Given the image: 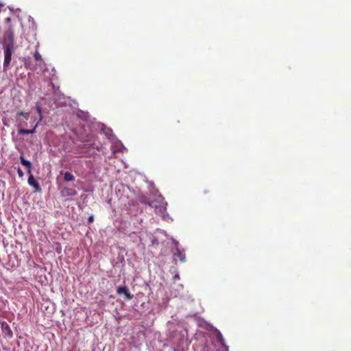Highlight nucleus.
I'll return each mask as SVG.
<instances>
[{"label": "nucleus", "mask_w": 351, "mask_h": 351, "mask_svg": "<svg viewBox=\"0 0 351 351\" xmlns=\"http://www.w3.org/2000/svg\"><path fill=\"white\" fill-rule=\"evenodd\" d=\"M62 195L64 197L74 196L77 194L75 189L72 188H64L61 191Z\"/></svg>", "instance_id": "423d86ee"}, {"label": "nucleus", "mask_w": 351, "mask_h": 351, "mask_svg": "<svg viewBox=\"0 0 351 351\" xmlns=\"http://www.w3.org/2000/svg\"><path fill=\"white\" fill-rule=\"evenodd\" d=\"M0 43L3 45V47H5L6 46L14 47V32L10 24H8L3 35L0 36Z\"/></svg>", "instance_id": "f257e3e1"}, {"label": "nucleus", "mask_w": 351, "mask_h": 351, "mask_svg": "<svg viewBox=\"0 0 351 351\" xmlns=\"http://www.w3.org/2000/svg\"><path fill=\"white\" fill-rule=\"evenodd\" d=\"M1 330L3 335L8 336V337H12V332L9 325L5 322H1Z\"/></svg>", "instance_id": "20e7f679"}, {"label": "nucleus", "mask_w": 351, "mask_h": 351, "mask_svg": "<svg viewBox=\"0 0 351 351\" xmlns=\"http://www.w3.org/2000/svg\"><path fill=\"white\" fill-rule=\"evenodd\" d=\"M176 253L175 254V255L180 259V261L181 262H185L186 261V256H185V254L182 252L180 250H179L178 248L176 249Z\"/></svg>", "instance_id": "9d476101"}, {"label": "nucleus", "mask_w": 351, "mask_h": 351, "mask_svg": "<svg viewBox=\"0 0 351 351\" xmlns=\"http://www.w3.org/2000/svg\"><path fill=\"white\" fill-rule=\"evenodd\" d=\"M119 294H124L127 300H131L133 298V295L130 294L127 287H119L117 290Z\"/></svg>", "instance_id": "7ed1b4c3"}, {"label": "nucleus", "mask_w": 351, "mask_h": 351, "mask_svg": "<svg viewBox=\"0 0 351 351\" xmlns=\"http://www.w3.org/2000/svg\"><path fill=\"white\" fill-rule=\"evenodd\" d=\"M19 125H20V126H22V125H23V126H25V125H27V123H19Z\"/></svg>", "instance_id": "a211bd4d"}, {"label": "nucleus", "mask_w": 351, "mask_h": 351, "mask_svg": "<svg viewBox=\"0 0 351 351\" xmlns=\"http://www.w3.org/2000/svg\"><path fill=\"white\" fill-rule=\"evenodd\" d=\"M31 59L30 58H25V61H24V65H25V67L27 69H29V70H32V71H34L35 70V67L34 66H32V64H31Z\"/></svg>", "instance_id": "9b49d317"}, {"label": "nucleus", "mask_w": 351, "mask_h": 351, "mask_svg": "<svg viewBox=\"0 0 351 351\" xmlns=\"http://www.w3.org/2000/svg\"><path fill=\"white\" fill-rule=\"evenodd\" d=\"M206 351H208V350H206Z\"/></svg>", "instance_id": "6ab92c4d"}, {"label": "nucleus", "mask_w": 351, "mask_h": 351, "mask_svg": "<svg viewBox=\"0 0 351 351\" xmlns=\"http://www.w3.org/2000/svg\"><path fill=\"white\" fill-rule=\"evenodd\" d=\"M29 174L30 176H29L27 180L28 184L32 187H34L36 191H40L41 189L39 184L36 181L34 176L31 173Z\"/></svg>", "instance_id": "39448f33"}, {"label": "nucleus", "mask_w": 351, "mask_h": 351, "mask_svg": "<svg viewBox=\"0 0 351 351\" xmlns=\"http://www.w3.org/2000/svg\"><path fill=\"white\" fill-rule=\"evenodd\" d=\"M20 160H21V163L24 167H25V168L27 169V173H31V169H32L31 162L29 160H25V158L23 157V154H21L20 156Z\"/></svg>", "instance_id": "0eeeda50"}, {"label": "nucleus", "mask_w": 351, "mask_h": 351, "mask_svg": "<svg viewBox=\"0 0 351 351\" xmlns=\"http://www.w3.org/2000/svg\"><path fill=\"white\" fill-rule=\"evenodd\" d=\"M34 57L37 62H43L42 56L40 53L36 50L34 53Z\"/></svg>", "instance_id": "ddd939ff"}, {"label": "nucleus", "mask_w": 351, "mask_h": 351, "mask_svg": "<svg viewBox=\"0 0 351 351\" xmlns=\"http://www.w3.org/2000/svg\"><path fill=\"white\" fill-rule=\"evenodd\" d=\"M84 144L85 146L88 147V148L95 149L97 151H100L102 146L101 145H97L95 142H85Z\"/></svg>", "instance_id": "1a4fd4ad"}, {"label": "nucleus", "mask_w": 351, "mask_h": 351, "mask_svg": "<svg viewBox=\"0 0 351 351\" xmlns=\"http://www.w3.org/2000/svg\"><path fill=\"white\" fill-rule=\"evenodd\" d=\"M38 122L36 123L34 127L32 130H27L25 128H20L19 129V134H34L36 132V128L38 127Z\"/></svg>", "instance_id": "6e6552de"}, {"label": "nucleus", "mask_w": 351, "mask_h": 351, "mask_svg": "<svg viewBox=\"0 0 351 351\" xmlns=\"http://www.w3.org/2000/svg\"><path fill=\"white\" fill-rule=\"evenodd\" d=\"M93 219H94V217L93 215H90L88 217V222L90 223H92L93 221Z\"/></svg>", "instance_id": "f3484780"}, {"label": "nucleus", "mask_w": 351, "mask_h": 351, "mask_svg": "<svg viewBox=\"0 0 351 351\" xmlns=\"http://www.w3.org/2000/svg\"><path fill=\"white\" fill-rule=\"evenodd\" d=\"M74 178L73 175L69 171L66 172L64 175V180L66 182L73 181Z\"/></svg>", "instance_id": "f8f14e48"}, {"label": "nucleus", "mask_w": 351, "mask_h": 351, "mask_svg": "<svg viewBox=\"0 0 351 351\" xmlns=\"http://www.w3.org/2000/svg\"><path fill=\"white\" fill-rule=\"evenodd\" d=\"M36 109L37 112L40 114V121H41V119H42V111H41V108H40V106H36Z\"/></svg>", "instance_id": "2eb2a0df"}, {"label": "nucleus", "mask_w": 351, "mask_h": 351, "mask_svg": "<svg viewBox=\"0 0 351 351\" xmlns=\"http://www.w3.org/2000/svg\"><path fill=\"white\" fill-rule=\"evenodd\" d=\"M17 173L20 178H22L24 175L23 171L20 168L18 169Z\"/></svg>", "instance_id": "dca6fc26"}, {"label": "nucleus", "mask_w": 351, "mask_h": 351, "mask_svg": "<svg viewBox=\"0 0 351 351\" xmlns=\"http://www.w3.org/2000/svg\"><path fill=\"white\" fill-rule=\"evenodd\" d=\"M15 49V47H10L6 46L3 47L4 51V61H3V70L6 71L10 64L12 55Z\"/></svg>", "instance_id": "f03ea898"}, {"label": "nucleus", "mask_w": 351, "mask_h": 351, "mask_svg": "<svg viewBox=\"0 0 351 351\" xmlns=\"http://www.w3.org/2000/svg\"><path fill=\"white\" fill-rule=\"evenodd\" d=\"M16 117H23L26 120L29 119V113L23 111H19L16 114Z\"/></svg>", "instance_id": "4468645a"}]
</instances>
